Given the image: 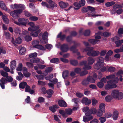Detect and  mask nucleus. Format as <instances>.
<instances>
[{"label": "nucleus", "instance_id": "obj_1", "mask_svg": "<svg viewBox=\"0 0 123 123\" xmlns=\"http://www.w3.org/2000/svg\"><path fill=\"white\" fill-rule=\"evenodd\" d=\"M97 112L96 109L93 108L89 109L87 112L85 113V115L87 117H83V121L85 122H87L89 121L93 118V117L92 116L90 115L93 114H95Z\"/></svg>", "mask_w": 123, "mask_h": 123}, {"label": "nucleus", "instance_id": "obj_2", "mask_svg": "<svg viewBox=\"0 0 123 123\" xmlns=\"http://www.w3.org/2000/svg\"><path fill=\"white\" fill-rule=\"evenodd\" d=\"M93 48L92 47H87L84 50L85 51H88L87 55L88 56H98L100 53L98 51H95L93 50Z\"/></svg>", "mask_w": 123, "mask_h": 123}, {"label": "nucleus", "instance_id": "obj_3", "mask_svg": "<svg viewBox=\"0 0 123 123\" xmlns=\"http://www.w3.org/2000/svg\"><path fill=\"white\" fill-rule=\"evenodd\" d=\"M111 95L114 98H117L118 99H121L123 98V93L119 92L117 90H113L111 92Z\"/></svg>", "mask_w": 123, "mask_h": 123}, {"label": "nucleus", "instance_id": "obj_4", "mask_svg": "<svg viewBox=\"0 0 123 123\" xmlns=\"http://www.w3.org/2000/svg\"><path fill=\"white\" fill-rule=\"evenodd\" d=\"M95 81L92 77L89 76L86 79H84L81 82V84L84 86H86L88 85L90 82L94 83Z\"/></svg>", "mask_w": 123, "mask_h": 123}, {"label": "nucleus", "instance_id": "obj_5", "mask_svg": "<svg viewBox=\"0 0 123 123\" xmlns=\"http://www.w3.org/2000/svg\"><path fill=\"white\" fill-rule=\"evenodd\" d=\"M22 12V11L20 9L14 10L11 12L10 14L14 18H18L20 17V14Z\"/></svg>", "mask_w": 123, "mask_h": 123}, {"label": "nucleus", "instance_id": "obj_6", "mask_svg": "<svg viewBox=\"0 0 123 123\" xmlns=\"http://www.w3.org/2000/svg\"><path fill=\"white\" fill-rule=\"evenodd\" d=\"M119 38L117 36H115L111 38V40L115 42L116 47H119L121 46L123 43V39L119 40Z\"/></svg>", "mask_w": 123, "mask_h": 123}, {"label": "nucleus", "instance_id": "obj_7", "mask_svg": "<svg viewBox=\"0 0 123 123\" xmlns=\"http://www.w3.org/2000/svg\"><path fill=\"white\" fill-rule=\"evenodd\" d=\"M6 78L4 77H2L1 79V81L2 82V84L1 86L2 87H4V84L6 83V82H11L13 80L12 78L10 76H7L6 77Z\"/></svg>", "mask_w": 123, "mask_h": 123}, {"label": "nucleus", "instance_id": "obj_8", "mask_svg": "<svg viewBox=\"0 0 123 123\" xmlns=\"http://www.w3.org/2000/svg\"><path fill=\"white\" fill-rule=\"evenodd\" d=\"M18 21L19 22L20 25L26 26L29 20L26 18H20L18 19Z\"/></svg>", "mask_w": 123, "mask_h": 123}, {"label": "nucleus", "instance_id": "obj_9", "mask_svg": "<svg viewBox=\"0 0 123 123\" xmlns=\"http://www.w3.org/2000/svg\"><path fill=\"white\" fill-rule=\"evenodd\" d=\"M0 7L3 10L6 11L7 12H9L10 10L8 8L4 2L3 1L0 0Z\"/></svg>", "mask_w": 123, "mask_h": 123}, {"label": "nucleus", "instance_id": "obj_10", "mask_svg": "<svg viewBox=\"0 0 123 123\" xmlns=\"http://www.w3.org/2000/svg\"><path fill=\"white\" fill-rule=\"evenodd\" d=\"M60 49L62 52H66L68 51L69 49L68 45L67 44H63L61 46Z\"/></svg>", "mask_w": 123, "mask_h": 123}, {"label": "nucleus", "instance_id": "obj_11", "mask_svg": "<svg viewBox=\"0 0 123 123\" xmlns=\"http://www.w3.org/2000/svg\"><path fill=\"white\" fill-rule=\"evenodd\" d=\"M47 1L49 4V8L53 9L54 7L57 6V4L52 0H47Z\"/></svg>", "mask_w": 123, "mask_h": 123}, {"label": "nucleus", "instance_id": "obj_12", "mask_svg": "<svg viewBox=\"0 0 123 123\" xmlns=\"http://www.w3.org/2000/svg\"><path fill=\"white\" fill-rule=\"evenodd\" d=\"M11 41L12 43L13 44H15L16 43L18 44H19L21 43L22 39L21 38L18 37L16 38L15 40H14L13 38L12 37Z\"/></svg>", "mask_w": 123, "mask_h": 123}, {"label": "nucleus", "instance_id": "obj_13", "mask_svg": "<svg viewBox=\"0 0 123 123\" xmlns=\"http://www.w3.org/2000/svg\"><path fill=\"white\" fill-rule=\"evenodd\" d=\"M91 101L90 99H88L86 97L83 98L81 100L82 103L85 104L86 105H87L90 104Z\"/></svg>", "mask_w": 123, "mask_h": 123}, {"label": "nucleus", "instance_id": "obj_14", "mask_svg": "<svg viewBox=\"0 0 123 123\" xmlns=\"http://www.w3.org/2000/svg\"><path fill=\"white\" fill-rule=\"evenodd\" d=\"M58 104L61 107H67V105L66 102L63 100L60 99L58 101Z\"/></svg>", "mask_w": 123, "mask_h": 123}, {"label": "nucleus", "instance_id": "obj_15", "mask_svg": "<svg viewBox=\"0 0 123 123\" xmlns=\"http://www.w3.org/2000/svg\"><path fill=\"white\" fill-rule=\"evenodd\" d=\"M59 4L60 6L62 8H65L69 5V4L68 3L64 2L62 1L59 2Z\"/></svg>", "mask_w": 123, "mask_h": 123}, {"label": "nucleus", "instance_id": "obj_16", "mask_svg": "<svg viewBox=\"0 0 123 123\" xmlns=\"http://www.w3.org/2000/svg\"><path fill=\"white\" fill-rule=\"evenodd\" d=\"M116 86V85L114 84H108L105 86V89L106 90H108L110 89L115 88Z\"/></svg>", "mask_w": 123, "mask_h": 123}, {"label": "nucleus", "instance_id": "obj_17", "mask_svg": "<svg viewBox=\"0 0 123 123\" xmlns=\"http://www.w3.org/2000/svg\"><path fill=\"white\" fill-rule=\"evenodd\" d=\"M78 44L77 43H75L74 45L71 47L70 49L71 51H72L73 53H76L77 51L76 48L78 45Z\"/></svg>", "mask_w": 123, "mask_h": 123}, {"label": "nucleus", "instance_id": "obj_18", "mask_svg": "<svg viewBox=\"0 0 123 123\" xmlns=\"http://www.w3.org/2000/svg\"><path fill=\"white\" fill-rule=\"evenodd\" d=\"M31 31V32L30 34L33 37H37L38 36V34L40 32L41 30H38L36 31Z\"/></svg>", "mask_w": 123, "mask_h": 123}, {"label": "nucleus", "instance_id": "obj_19", "mask_svg": "<svg viewBox=\"0 0 123 123\" xmlns=\"http://www.w3.org/2000/svg\"><path fill=\"white\" fill-rule=\"evenodd\" d=\"M54 92V91L52 89H49L47 90L46 93L48 95L47 96V97L48 98H51Z\"/></svg>", "mask_w": 123, "mask_h": 123}, {"label": "nucleus", "instance_id": "obj_20", "mask_svg": "<svg viewBox=\"0 0 123 123\" xmlns=\"http://www.w3.org/2000/svg\"><path fill=\"white\" fill-rule=\"evenodd\" d=\"M66 35L65 34L62 35V32H60L57 36V38H60L61 40L63 41L66 38Z\"/></svg>", "mask_w": 123, "mask_h": 123}, {"label": "nucleus", "instance_id": "obj_21", "mask_svg": "<svg viewBox=\"0 0 123 123\" xmlns=\"http://www.w3.org/2000/svg\"><path fill=\"white\" fill-rule=\"evenodd\" d=\"M104 65L103 63H100L98 62L96 63L95 65L94 66V68L97 70H98L101 68Z\"/></svg>", "mask_w": 123, "mask_h": 123}, {"label": "nucleus", "instance_id": "obj_22", "mask_svg": "<svg viewBox=\"0 0 123 123\" xmlns=\"http://www.w3.org/2000/svg\"><path fill=\"white\" fill-rule=\"evenodd\" d=\"M48 37V33L47 31L44 32L42 35V38L43 40L45 41V43H47V41H46V40Z\"/></svg>", "mask_w": 123, "mask_h": 123}, {"label": "nucleus", "instance_id": "obj_23", "mask_svg": "<svg viewBox=\"0 0 123 123\" xmlns=\"http://www.w3.org/2000/svg\"><path fill=\"white\" fill-rule=\"evenodd\" d=\"M118 115V112L116 111H115L113 114V118L114 120H116L117 119Z\"/></svg>", "mask_w": 123, "mask_h": 123}, {"label": "nucleus", "instance_id": "obj_24", "mask_svg": "<svg viewBox=\"0 0 123 123\" xmlns=\"http://www.w3.org/2000/svg\"><path fill=\"white\" fill-rule=\"evenodd\" d=\"M27 85V84L26 82L23 81L20 83L19 87L22 89H24Z\"/></svg>", "mask_w": 123, "mask_h": 123}, {"label": "nucleus", "instance_id": "obj_25", "mask_svg": "<svg viewBox=\"0 0 123 123\" xmlns=\"http://www.w3.org/2000/svg\"><path fill=\"white\" fill-rule=\"evenodd\" d=\"M28 24L31 26V27H29L28 28V30L29 31H32L33 30V27L35 25L34 23L33 22H31L28 23Z\"/></svg>", "mask_w": 123, "mask_h": 123}, {"label": "nucleus", "instance_id": "obj_26", "mask_svg": "<svg viewBox=\"0 0 123 123\" xmlns=\"http://www.w3.org/2000/svg\"><path fill=\"white\" fill-rule=\"evenodd\" d=\"M40 61V59L38 58H36L30 59V61L31 63H37L39 62Z\"/></svg>", "mask_w": 123, "mask_h": 123}, {"label": "nucleus", "instance_id": "obj_27", "mask_svg": "<svg viewBox=\"0 0 123 123\" xmlns=\"http://www.w3.org/2000/svg\"><path fill=\"white\" fill-rule=\"evenodd\" d=\"M57 105H54L52 106H50L49 107V110L53 113L55 112L56 111V108H57Z\"/></svg>", "mask_w": 123, "mask_h": 123}, {"label": "nucleus", "instance_id": "obj_28", "mask_svg": "<svg viewBox=\"0 0 123 123\" xmlns=\"http://www.w3.org/2000/svg\"><path fill=\"white\" fill-rule=\"evenodd\" d=\"M88 63L89 64H92L94 62L95 60L93 58L91 57H89L88 58Z\"/></svg>", "mask_w": 123, "mask_h": 123}, {"label": "nucleus", "instance_id": "obj_29", "mask_svg": "<svg viewBox=\"0 0 123 123\" xmlns=\"http://www.w3.org/2000/svg\"><path fill=\"white\" fill-rule=\"evenodd\" d=\"M70 63L72 65L76 66L78 64V62L77 60H70Z\"/></svg>", "mask_w": 123, "mask_h": 123}, {"label": "nucleus", "instance_id": "obj_30", "mask_svg": "<svg viewBox=\"0 0 123 123\" xmlns=\"http://www.w3.org/2000/svg\"><path fill=\"white\" fill-rule=\"evenodd\" d=\"M72 110L70 108L66 109L65 110V112L66 115H70L72 114Z\"/></svg>", "mask_w": 123, "mask_h": 123}, {"label": "nucleus", "instance_id": "obj_31", "mask_svg": "<svg viewBox=\"0 0 123 123\" xmlns=\"http://www.w3.org/2000/svg\"><path fill=\"white\" fill-rule=\"evenodd\" d=\"M26 49L24 47H22L19 50V53L22 55H23L26 52Z\"/></svg>", "mask_w": 123, "mask_h": 123}, {"label": "nucleus", "instance_id": "obj_32", "mask_svg": "<svg viewBox=\"0 0 123 123\" xmlns=\"http://www.w3.org/2000/svg\"><path fill=\"white\" fill-rule=\"evenodd\" d=\"M0 73L1 75L2 76L4 77H5V78L7 77L8 75V73L3 70H1L0 71Z\"/></svg>", "mask_w": 123, "mask_h": 123}, {"label": "nucleus", "instance_id": "obj_33", "mask_svg": "<svg viewBox=\"0 0 123 123\" xmlns=\"http://www.w3.org/2000/svg\"><path fill=\"white\" fill-rule=\"evenodd\" d=\"M10 67L11 68H13L15 69L16 67V61L14 60L11 62Z\"/></svg>", "mask_w": 123, "mask_h": 123}, {"label": "nucleus", "instance_id": "obj_34", "mask_svg": "<svg viewBox=\"0 0 123 123\" xmlns=\"http://www.w3.org/2000/svg\"><path fill=\"white\" fill-rule=\"evenodd\" d=\"M25 40L27 42L31 41L32 39L31 36L29 35H27L25 36Z\"/></svg>", "mask_w": 123, "mask_h": 123}, {"label": "nucleus", "instance_id": "obj_35", "mask_svg": "<svg viewBox=\"0 0 123 123\" xmlns=\"http://www.w3.org/2000/svg\"><path fill=\"white\" fill-rule=\"evenodd\" d=\"M80 99L77 98H75L73 99L72 100V102H74L76 106L79 102Z\"/></svg>", "mask_w": 123, "mask_h": 123}, {"label": "nucleus", "instance_id": "obj_36", "mask_svg": "<svg viewBox=\"0 0 123 123\" xmlns=\"http://www.w3.org/2000/svg\"><path fill=\"white\" fill-rule=\"evenodd\" d=\"M97 62L101 64L103 63V64L104 65V59L103 58L101 57H99L97 59Z\"/></svg>", "mask_w": 123, "mask_h": 123}, {"label": "nucleus", "instance_id": "obj_37", "mask_svg": "<svg viewBox=\"0 0 123 123\" xmlns=\"http://www.w3.org/2000/svg\"><path fill=\"white\" fill-rule=\"evenodd\" d=\"M104 111L98 109L96 113H97V115L98 117H100L102 116Z\"/></svg>", "mask_w": 123, "mask_h": 123}, {"label": "nucleus", "instance_id": "obj_38", "mask_svg": "<svg viewBox=\"0 0 123 123\" xmlns=\"http://www.w3.org/2000/svg\"><path fill=\"white\" fill-rule=\"evenodd\" d=\"M115 3V2L114 1L109 2L106 3L105 5L107 7H109L112 6Z\"/></svg>", "mask_w": 123, "mask_h": 123}, {"label": "nucleus", "instance_id": "obj_39", "mask_svg": "<svg viewBox=\"0 0 123 123\" xmlns=\"http://www.w3.org/2000/svg\"><path fill=\"white\" fill-rule=\"evenodd\" d=\"M88 41L92 44H95L99 40L94 39H90L88 40Z\"/></svg>", "mask_w": 123, "mask_h": 123}, {"label": "nucleus", "instance_id": "obj_40", "mask_svg": "<svg viewBox=\"0 0 123 123\" xmlns=\"http://www.w3.org/2000/svg\"><path fill=\"white\" fill-rule=\"evenodd\" d=\"M36 46V47L35 48L39 49L42 50H46V49L44 47L41 45L38 44L37 46Z\"/></svg>", "mask_w": 123, "mask_h": 123}, {"label": "nucleus", "instance_id": "obj_41", "mask_svg": "<svg viewBox=\"0 0 123 123\" xmlns=\"http://www.w3.org/2000/svg\"><path fill=\"white\" fill-rule=\"evenodd\" d=\"M74 5L75 7H77V8H74V9L75 10H78L81 7L80 5L79 2H75L74 3Z\"/></svg>", "mask_w": 123, "mask_h": 123}, {"label": "nucleus", "instance_id": "obj_42", "mask_svg": "<svg viewBox=\"0 0 123 123\" xmlns=\"http://www.w3.org/2000/svg\"><path fill=\"white\" fill-rule=\"evenodd\" d=\"M23 68V65L21 63H19L18 67L16 68V70L18 71H21L22 70Z\"/></svg>", "mask_w": 123, "mask_h": 123}, {"label": "nucleus", "instance_id": "obj_43", "mask_svg": "<svg viewBox=\"0 0 123 123\" xmlns=\"http://www.w3.org/2000/svg\"><path fill=\"white\" fill-rule=\"evenodd\" d=\"M112 97L110 95L106 96L105 98V100L106 102H110L112 99Z\"/></svg>", "mask_w": 123, "mask_h": 123}, {"label": "nucleus", "instance_id": "obj_44", "mask_svg": "<svg viewBox=\"0 0 123 123\" xmlns=\"http://www.w3.org/2000/svg\"><path fill=\"white\" fill-rule=\"evenodd\" d=\"M68 71H65L63 72L62 74V76L63 78L65 79L68 76Z\"/></svg>", "mask_w": 123, "mask_h": 123}, {"label": "nucleus", "instance_id": "obj_45", "mask_svg": "<svg viewBox=\"0 0 123 123\" xmlns=\"http://www.w3.org/2000/svg\"><path fill=\"white\" fill-rule=\"evenodd\" d=\"M53 70V68L52 67H48L45 68V71L47 74L51 72Z\"/></svg>", "mask_w": 123, "mask_h": 123}, {"label": "nucleus", "instance_id": "obj_46", "mask_svg": "<svg viewBox=\"0 0 123 123\" xmlns=\"http://www.w3.org/2000/svg\"><path fill=\"white\" fill-rule=\"evenodd\" d=\"M26 65L29 68H32L33 67L34 64L31 63L27 62L26 63Z\"/></svg>", "mask_w": 123, "mask_h": 123}, {"label": "nucleus", "instance_id": "obj_47", "mask_svg": "<svg viewBox=\"0 0 123 123\" xmlns=\"http://www.w3.org/2000/svg\"><path fill=\"white\" fill-rule=\"evenodd\" d=\"M2 19L4 21L5 23L7 24H8L9 23L8 21V19L7 17L4 15L2 16Z\"/></svg>", "mask_w": 123, "mask_h": 123}, {"label": "nucleus", "instance_id": "obj_48", "mask_svg": "<svg viewBox=\"0 0 123 123\" xmlns=\"http://www.w3.org/2000/svg\"><path fill=\"white\" fill-rule=\"evenodd\" d=\"M38 19V18L36 16H30L29 18V19L32 21H36Z\"/></svg>", "mask_w": 123, "mask_h": 123}, {"label": "nucleus", "instance_id": "obj_49", "mask_svg": "<svg viewBox=\"0 0 123 123\" xmlns=\"http://www.w3.org/2000/svg\"><path fill=\"white\" fill-rule=\"evenodd\" d=\"M105 105L104 103H101L100 104L99 106V110H101L102 111H104L105 108Z\"/></svg>", "mask_w": 123, "mask_h": 123}, {"label": "nucleus", "instance_id": "obj_50", "mask_svg": "<svg viewBox=\"0 0 123 123\" xmlns=\"http://www.w3.org/2000/svg\"><path fill=\"white\" fill-rule=\"evenodd\" d=\"M39 43V42L38 40H35L32 42V44L34 48H36Z\"/></svg>", "mask_w": 123, "mask_h": 123}, {"label": "nucleus", "instance_id": "obj_51", "mask_svg": "<svg viewBox=\"0 0 123 123\" xmlns=\"http://www.w3.org/2000/svg\"><path fill=\"white\" fill-rule=\"evenodd\" d=\"M59 113L62 115V116L64 117H67L66 115L65 114V111L62 110H60L59 111Z\"/></svg>", "mask_w": 123, "mask_h": 123}, {"label": "nucleus", "instance_id": "obj_52", "mask_svg": "<svg viewBox=\"0 0 123 123\" xmlns=\"http://www.w3.org/2000/svg\"><path fill=\"white\" fill-rule=\"evenodd\" d=\"M53 77V75L52 74H50L49 75L46 77V80H49L50 81Z\"/></svg>", "mask_w": 123, "mask_h": 123}, {"label": "nucleus", "instance_id": "obj_53", "mask_svg": "<svg viewBox=\"0 0 123 123\" xmlns=\"http://www.w3.org/2000/svg\"><path fill=\"white\" fill-rule=\"evenodd\" d=\"M24 13L25 14V15L28 17H30L32 16V14L30 13L28 11L25 10L24 11Z\"/></svg>", "mask_w": 123, "mask_h": 123}, {"label": "nucleus", "instance_id": "obj_54", "mask_svg": "<svg viewBox=\"0 0 123 123\" xmlns=\"http://www.w3.org/2000/svg\"><path fill=\"white\" fill-rule=\"evenodd\" d=\"M59 59L57 58H54L50 60V62L52 63H56L58 62Z\"/></svg>", "mask_w": 123, "mask_h": 123}, {"label": "nucleus", "instance_id": "obj_55", "mask_svg": "<svg viewBox=\"0 0 123 123\" xmlns=\"http://www.w3.org/2000/svg\"><path fill=\"white\" fill-rule=\"evenodd\" d=\"M37 55V54L36 52L31 53L29 55V57L32 58L33 57H36Z\"/></svg>", "mask_w": 123, "mask_h": 123}, {"label": "nucleus", "instance_id": "obj_56", "mask_svg": "<svg viewBox=\"0 0 123 123\" xmlns=\"http://www.w3.org/2000/svg\"><path fill=\"white\" fill-rule=\"evenodd\" d=\"M77 34V33L75 31H72L70 32V36L71 37H75Z\"/></svg>", "mask_w": 123, "mask_h": 123}, {"label": "nucleus", "instance_id": "obj_57", "mask_svg": "<svg viewBox=\"0 0 123 123\" xmlns=\"http://www.w3.org/2000/svg\"><path fill=\"white\" fill-rule=\"evenodd\" d=\"M88 73V71L86 70H84L81 72L80 74V76H83L86 75Z\"/></svg>", "mask_w": 123, "mask_h": 123}, {"label": "nucleus", "instance_id": "obj_58", "mask_svg": "<svg viewBox=\"0 0 123 123\" xmlns=\"http://www.w3.org/2000/svg\"><path fill=\"white\" fill-rule=\"evenodd\" d=\"M99 120L101 123H103L106 121V118L105 117H102L99 118Z\"/></svg>", "mask_w": 123, "mask_h": 123}, {"label": "nucleus", "instance_id": "obj_59", "mask_svg": "<svg viewBox=\"0 0 123 123\" xmlns=\"http://www.w3.org/2000/svg\"><path fill=\"white\" fill-rule=\"evenodd\" d=\"M90 30H87L85 31L83 33V34L85 36H88L90 35Z\"/></svg>", "mask_w": 123, "mask_h": 123}, {"label": "nucleus", "instance_id": "obj_60", "mask_svg": "<svg viewBox=\"0 0 123 123\" xmlns=\"http://www.w3.org/2000/svg\"><path fill=\"white\" fill-rule=\"evenodd\" d=\"M66 38V41L68 42H70L72 40V37L70 35L67 36Z\"/></svg>", "mask_w": 123, "mask_h": 123}, {"label": "nucleus", "instance_id": "obj_61", "mask_svg": "<svg viewBox=\"0 0 123 123\" xmlns=\"http://www.w3.org/2000/svg\"><path fill=\"white\" fill-rule=\"evenodd\" d=\"M108 71L110 72H113L115 71V68L113 67H110L108 68Z\"/></svg>", "mask_w": 123, "mask_h": 123}, {"label": "nucleus", "instance_id": "obj_62", "mask_svg": "<svg viewBox=\"0 0 123 123\" xmlns=\"http://www.w3.org/2000/svg\"><path fill=\"white\" fill-rule=\"evenodd\" d=\"M104 85V84L101 81L98 82L97 84V86L98 87L100 88H101L103 87Z\"/></svg>", "mask_w": 123, "mask_h": 123}, {"label": "nucleus", "instance_id": "obj_63", "mask_svg": "<svg viewBox=\"0 0 123 123\" xmlns=\"http://www.w3.org/2000/svg\"><path fill=\"white\" fill-rule=\"evenodd\" d=\"M14 32L15 33L17 34H20V31L19 28L18 27H15L14 29H13Z\"/></svg>", "mask_w": 123, "mask_h": 123}, {"label": "nucleus", "instance_id": "obj_64", "mask_svg": "<svg viewBox=\"0 0 123 123\" xmlns=\"http://www.w3.org/2000/svg\"><path fill=\"white\" fill-rule=\"evenodd\" d=\"M6 39H9L10 38V35L8 32H6L4 33Z\"/></svg>", "mask_w": 123, "mask_h": 123}]
</instances>
